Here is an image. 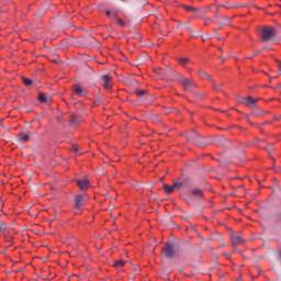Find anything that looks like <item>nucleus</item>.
<instances>
[{"instance_id": "obj_1", "label": "nucleus", "mask_w": 281, "mask_h": 281, "mask_svg": "<svg viewBox=\"0 0 281 281\" xmlns=\"http://www.w3.org/2000/svg\"><path fill=\"white\" fill-rule=\"evenodd\" d=\"M259 36L260 38H262V41L269 43V41H273V38L278 36V33L276 32V27L273 26H262L260 29Z\"/></svg>"}, {"instance_id": "obj_2", "label": "nucleus", "mask_w": 281, "mask_h": 281, "mask_svg": "<svg viewBox=\"0 0 281 281\" xmlns=\"http://www.w3.org/2000/svg\"><path fill=\"white\" fill-rule=\"evenodd\" d=\"M188 142H192L195 144V146H199L200 148H205L207 146V143L201 134H199L196 131H192L188 136Z\"/></svg>"}, {"instance_id": "obj_3", "label": "nucleus", "mask_w": 281, "mask_h": 281, "mask_svg": "<svg viewBox=\"0 0 281 281\" xmlns=\"http://www.w3.org/2000/svg\"><path fill=\"white\" fill-rule=\"evenodd\" d=\"M176 79L180 82V85H182L184 91H192V89H194V87H196V82H194V80L188 79V78L183 77V75H181V74L177 72Z\"/></svg>"}, {"instance_id": "obj_4", "label": "nucleus", "mask_w": 281, "mask_h": 281, "mask_svg": "<svg viewBox=\"0 0 281 281\" xmlns=\"http://www.w3.org/2000/svg\"><path fill=\"white\" fill-rule=\"evenodd\" d=\"M155 75L160 78V80H168V78H172V75L177 76V72L172 70V68L167 67L166 69L164 68H155L154 69Z\"/></svg>"}, {"instance_id": "obj_5", "label": "nucleus", "mask_w": 281, "mask_h": 281, "mask_svg": "<svg viewBox=\"0 0 281 281\" xmlns=\"http://www.w3.org/2000/svg\"><path fill=\"white\" fill-rule=\"evenodd\" d=\"M215 146H222L223 148H232V139L225 136H215L213 139Z\"/></svg>"}, {"instance_id": "obj_6", "label": "nucleus", "mask_w": 281, "mask_h": 281, "mask_svg": "<svg viewBox=\"0 0 281 281\" xmlns=\"http://www.w3.org/2000/svg\"><path fill=\"white\" fill-rule=\"evenodd\" d=\"M162 254L166 258H175V246L172 244H168L164 249Z\"/></svg>"}, {"instance_id": "obj_7", "label": "nucleus", "mask_w": 281, "mask_h": 281, "mask_svg": "<svg viewBox=\"0 0 281 281\" xmlns=\"http://www.w3.org/2000/svg\"><path fill=\"white\" fill-rule=\"evenodd\" d=\"M74 93L75 95H79L80 98H87V94L89 93V91H87V89L77 85V86H74Z\"/></svg>"}, {"instance_id": "obj_8", "label": "nucleus", "mask_w": 281, "mask_h": 281, "mask_svg": "<svg viewBox=\"0 0 281 281\" xmlns=\"http://www.w3.org/2000/svg\"><path fill=\"white\" fill-rule=\"evenodd\" d=\"M258 100L259 99H254V97H247L245 99H243V104H245V106H248L249 109L256 106V104H258Z\"/></svg>"}, {"instance_id": "obj_9", "label": "nucleus", "mask_w": 281, "mask_h": 281, "mask_svg": "<svg viewBox=\"0 0 281 281\" xmlns=\"http://www.w3.org/2000/svg\"><path fill=\"white\" fill-rule=\"evenodd\" d=\"M101 80L103 81V87H104V89H111V87H113V81H112L111 76H109V75H103V76L101 77Z\"/></svg>"}, {"instance_id": "obj_10", "label": "nucleus", "mask_w": 281, "mask_h": 281, "mask_svg": "<svg viewBox=\"0 0 281 281\" xmlns=\"http://www.w3.org/2000/svg\"><path fill=\"white\" fill-rule=\"evenodd\" d=\"M38 101L42 104H52V97H48L47 93H45V92H40L38 93Z\"/></svg>"}, {"instance_id": "obj_11", "label": "nucleus", "mask_w": 281, "mask_h": 281, "mask_svg": "<svg viewBox=\"0 0 281 281\" xmlns=\"http://www.w3.org/2000/svg\"><path fill=\"white\" fill-rule=\"evenodd\" d=\"M198 74L201 80H209V82H214V77H212V75L207 74L205 70L200 69Z\"/></svg>"}, {"instance_id": "obj_12", "label": "nucleus", "mask_w": 281, "mask_h": 281, "mask_svg": "<svg viewBox=\"0 0 281 281\" xmlns=\"http://www.w3.org/2000/svg\"><path fill=\"white\" fill-rule=\"evenodd\" d=\"M85 205V196L82 194H78L75 196V207L76 210H80Z\"/></svg>"}, {"instance_id": "obj_13", "label": "nucleus", "mask_w": 281, "mask_h": 281, "mask_svg": "<svg viewBox=\"0 0 281 281\" xmlns=\"http://www.w3.org/2000/svg\"><path fill=\"white\" fill-rule=\"evenodd\" d=\"M77 186L80 190H88L89 189V179L83 178V179L77 180Z\"/></svg>"}, {"instance_id": "obj_14", "label": "nucleus", "mask_w": 281, "mask_h": 281, "mask_svg": "<svg viewBox=\"0 0 281 281\" xmlns=\"http://www.w3.org/2000/svg\"><path fill=\"white\" fill-rule=\"evenodd\" d=\"M232 243H233V245L238 247V245H243V243H245V239H243L240 235H233Z\"/></svg>"}, {"instance_id": "obj_15", "label": "nucleus", "mask_w": 281, "mask_h": 281, "mask_svg": "<svg viewBox=\"0 0 281 281\" xmlns=\"http://www.w3.org/2000/svg\"><path fill=\"white\" fill-rule=\"evenodd\" d=\"M162 189H164L165 194H172V192H175V190H177V184H172V186L164 184Z\"/></svg>"}, {"instance_id": "obj_16", "label": "nucleus", "mask_w": 281, "mask_h": 281, "mask_svg": "<svg viewBox=\"0 0 281 281\" xmlns=\"http://www.w3.org/2000/svg\"><path fill=\"white\" fill-rule=\"evenodd\" d=\"M269 111H265L262 109H256L252 112V115H255V117H265V115H268Z\"/></svg>"}, {"instance_id": "obj_17", "label": "nucleus", "mask_w": 281, "mask_h": 281, "mask_svg": "<svg viewBox=\"0 0 281 281\" xmlns=\"http://www.w3.org/2000/svg\"><path fill=\"white\" fill-rule=\"evenodd\" d=\"M80 122H82V116L78 115V114H72L70 117V124L76 125V124H80Z\"/></svg>"}, {"instance_id": "obj_18", "label": "nucleus", "mask_w": 281, "mask_h": 281, "mask_svg": "<svg viewBox=\"0 0 281 281\" xmlns=\"http://www.w3.org/2000/svg\"><path fill=\"white\" fill-rule=\"evenodd\" d=\"M18 139H19V142H22V144H25V143L30 142V134L20 133V134H18Z\"/></svg>"}, {"instance_id": "obj_19", "label": "nucleus", "mask_w": 281, "mask_h": 281, "mask_svg": "<svg viewBox=\"0 0 281 281\" xmlns=\"http://www.w3.org/2000/svg\"><path fill=\"white\" fill-rule=\"evenodd\" d=\"M184 27L186 30H189V34L192 36V38H199V33L194 32L190 24H184Z\"/></svg>"}, {"instance_id": "obj_20", "label": "nucleus", "mask_w": 281, "mask_h": 281, "mask_svg": "<svg viewBox=\"0 0 281 281\" xmlns=\"http://www.w3.org/2000/svg\"><path fill=\"white\" fill-rule=\"evenodd\" d=\"M191 194L193 196H196L198 199H203V190L195 188L191 191Z\"/></svg>"}, {"instance_id": "obj_21", "label": "nucleus", "mask_w": 281, "mask_h": 281, "mask_svg": "<svg viewBox=\"0 0 281 281\" xmlns=\"http://www.w3.org/2000/svg\"><path fill=\"white\" fill-rule=\"evenodd\" d=\"M150 121L154 123V124H161V116L158 115V114H153L150 116Z\"/></svg>"}, {"instance_id": "obj_22", "label": "nucleus", "mask_w": 281, "mask_h": 281, "mask_svg": "<svg viewBox=\"0 0 281 281\" xmlns=\"http://www.w3.org/2000/svg\"><path fill=\"white\" fill-rule=\"evenodd\" d=\"M211 240H216L217 243H223V235H221V233H215L211 236Z\"/></svg>"}, {"instance_id": "obj_23", "label": "nucleus", "mask_w": 281, "mask_h": 281, "mask_svg": "<svg viewBox=\"0 0 281 281\" xmlns=\"http://www.w3.org/2000/svg\"><path fill=\"white\" fill-rule=\"evenodd\" d=\"M105 14L111 21H115L117 19V14L111 12L110 10L105 11Z\"/></svg>"}, {"instance_id": "obj_24", "label": "nucleus", "mask_w": 281, "mask_h": 281, "mask_svg": "<svg viewBox=\"0 0 281 281\" xmlns=\"http://www.w3.org/2000/svg\"><path fill=\"white\" fill-rule=\"evenodd\" d=\"M113 267H115L116 269H121V267H124V260L114 261Z\"/></svg>"}, {"instance_id": "obj_25", "label": "nucleus", "mask_w": 281, "mask_h": 281, "mask_svg": "<svg viewBox=\"0 0 281 281\" xmlns=\"http://www.w3.org/2000/svg\"><path fill=\"white\" fill-rule=\"evenodd\" d=\"M116 25H119V27H124V25H126V23L124 22V20L116 18L115 20Z\"/></svg>"}, {"instance_id": "obj_26", "label": "nucleus", "mask_w": 281, "mask_h": 281, "mask_svg": "<svg viewBox=\"0 0 281 281\" xmlns=\"http://www.w3.org/2000/svg\"><path fill=\"white\" fill-rule=\"evenodd\" d=\"M222 19L224 20V25H231L232 18H229L227 15H222Z\"/></svg>"}, {"instance_id": "obj_27", "label": "nucleus", "mask_w": 281, "mask_h": 281, "mask_svg": "<svg viewBox=\"0 0 281 281\" xmlns=\"http://www.w3.org/2000/svg\"><path fill=\"white\" fill-rule=\"evenodd\" d=\"M22 82H23L26 87H32V79L22 77Z\"/></svg>"}, {"instance_id": "obj_28", "label": "nucleus", "mask_w": 281, "mask_h": 281, "mask_svg": "<svg viewBox=\"0 0 281 281\" xmlns=\"http://www.w3.org/2000/svg\"><path fill=\"white\" fill-rule=\"evenodd\" d=\"M5 229H7L5 223H3V222L0 220V234H3V232H5Z\"/></svg>"}, {"instance_id": "obj_29", "label": "nucleus", "mask_w": 281, "mask_h": 281, "mask_svg": "<svg viewBox=\"0 0 281 281\" xmlns=\"http://www.w3.org/2000/svg\"><path fill=\"white\" fill-rule=\"evenodd\" d=\"M187 12H199V9L194 8V7H184Z\"/></svg>"}, {"instance_id": "obj_30", "label": "nucleus", "mask_w": 281, "mask_h": 281, "mask_svg": "<svg viewBox=\"0 0 281 281\" xmlns=\"http://www.w3.org/2000/svg\"><path fill=\"white\" fill-rule=\"evenodd\" d=\"M179 63H180L181 65L186 66V65H188V63H190V59H188V58H180V59H179Z\"/></svg>"}, {"instance_id": "obj_31", "label": "nucleus", "mask_w": 281, "mask_h": 281, "mask_svg": "<svg viewBox=\"0 0 281 281\" xmlns=\"http://www.w3.org/2000/svg\"><path fill=\"white\" fill-rule=\"evenodd\" d=\"M222 87H223V85H221V86L216 85L213 79V89H215V91H222V89H221Z\"/></svg>"}, {"instance_id": "obj_32", "label": "nucleus", "mask_w": 281, "mask_h": 281, "mask_svg": "<svg viewBox=\"0 0 281 281\" xmlns=\"http://www.w3.org/2000/svg\"><path fill=\"white\" fill-rule=\"evenodd\" d=\"M137 98H142V95H146V90H138L136 91Z\"/></svg>"}, {"instance_id": "obj_33", "label": "nucleus", "mask_w": 281, "mask_h": 281, "mask_svg": "<svg viewBox=\"0 0 281 281\" xmlns=\"http://www.w3.org/2000/svg\"><path fill=\"white\" fill-rule=\"evenodd\" d=\"M165 115H170L172 113V108H164Z\"/></svg>"}, {"instance_id": "obj_34", "label": "nucleus", "mask_w": 281, "mask_h": 281, "mask_svg": "<svg viewBox=\"0 0 281 281\" xmlns=\"http://www.w3.org/2000/svg\"><path fill=\"white\" fill-rule=\"evenodd\" d=\"M173 186H176V190H180V188H183V183L181 182H173Z\"/></svg>"}, {"instance_id": "obj_35", "label": "nucleus", "mask_w": 281, "mask_h": 281, "mask_svg": "<svg viewBox=\"0 0 281 281\" xmlns=\"http://www.w3.org/2000/svg\"><path fill=\"white\" fill-rule=\"evenodd\" d=\"M260 54V50L255 52L251 56H248V58L251 60V58H256Z\"/></svg>"}, {"instance_id": "obj_36", "label": "nucleus", "mask_w": 281, "mask_h": 281, "mask_svg": "<svg viewBox=\"0 0 281 281\" xmlns=\"http://www.w3.org/2000/svg\"><path fill=\"white\" fill-rule=\"evenodd\" d=\"M94 106H100V104H102V101L100 99L95 100L93 102Z\"/></svg>"}, {"instance_id": "obj_37", "label": "nucleus", "mask_w": 281, "mask_h": 281, "mask_svg": "<svg viewBox=\"0 0 281 281\" xmlns=\"http://www.w3.org/2000/svg\"><path fill=\"white\" fill-rule=\"evenodd\" d=\"M74 153H78V145H72Z\"/></svg>"}, {"instance_id": "obj_38", "label": "nucleus", "mask_w": 281, "mask_h": 281, "mask_svg": "<svg viewBox=\"0 0 281 281\" xmlns=\"http://www.w3.org/2000/svg\"><path fill=\"white\" fill-rule=\"evenodd\" d=\"M172 113H176L177 115H179V110L171 108Z\"/></svg>"}, {"instance_id": "obj_39", "label": "nucleus", "mask_w": 281, "mask_h": 281, "mask_svg": "<svg viewBox=\"0 0 281 281\" xmlns=\"http://www.w3.org/2000/svg\"><path fill=\"white\" fill-rule=\"evenodd\" d=\"M213 32H214L215 36H218V29H214Z\"/></svg>"}, {"instance_id": "obj_40", "label": "nucleus", "mask_w": 281, "mask_h": 281, "mask_svg": "<svg viewBox=\"0 0 281 281\" xmlns=\"http://www.w3.org/2000/svg\"><path fill=\"white\" fill-rule=\"evenodd\" d=\"M224 25H225V23L220 24V26L217 27V30H223Z\"/></svg>"}, {"instance_id": "obj_41", "label": "nucleus", "mask_w": 281, "mask_h": 281, "mask_svg": "<svg viewBox=\"0 0 281 281\" xmlns=\"http://www.w3.org/2000/svg\"><path fill=\"white\" fill-rule=\"evenodd\" d=\"M216 36V38L218 40V41H222L223 40V37H221L220 35H215Z\"/></svg>"}, {"instance_id": "obj_42", "label": "nucleus", "mask_w": 281, "mask_h": 281, "mask_svg": "<svg viewBox=\"0 0 281 281\" xmlns=\"http://www.w3.org/2000/svg\"><path fill=\"white\" fill-rule=\"evenodd\" d=\"M200 98H205V93H200Z\"/></svg>"}, {"instance_id": "obj_43", "label": "nucleus", "mask_w": 281, "mask_h": 281, "mask_svg": "<svg viewBox=\"0 0 281 281\" xmlns=\"http://www.w3.org/2000/svg\"><path fill=\"white\" fill-rule=\"evenodd\" d=\"M265 124H271V122L267 121V122L262 123V126H265Z\"/></svg>"}, {"instance_id": "obj_44", "label": "nucleus", "mask_w": 281, "mask_h": 281, "mask_svg": "<svg viewBox=\"0 0 281 281\" xmlns=\"http://www.w3.org/2000/svg\"><path fill=\"white\" fill-rule=\"evenodd\" d=\"M266 150H268V153H271V146L266 148Z\"/></svg>"}, {"instance_id": "obj_45", "label": "nucleus", "mask_w": 281, "mask_h": 281, "mask_svg": "<svg viewBox=\"0 0 281 281\" xmlns=\"http://www.w3.org/2000/svg\"><path fill=\"white\" fill-rule=\"evenodd\" d=\"M279 260L281 261V249L279 250Z\"/></svg>"}, {"instance_id": "obj_46", "label": "nucleus", "mask_w": 281, "mask_h": 281, "mask_svg": "<svg viewBox=\"0 0 281 281\" xmlns=\"http://www.w3.org/2000/svg\"><path fill=\"white\" fill-rule=\"evenodd\" d=\"M274 120H281V115L280 116H274Z\"/></svg>"}, {"instance_id": "obj_47", "label": "nucleus", "mask_w": 281, "mask_h": 281, "mask_svg": "<svg viewBox=\"0 0 281 281\" xmlns=\"http://www.w3.org/2000/svg\"><path fill=\"white\" fill-rule=\"evenodd\" d=\"M52 63H58V59H53Z\"/></svg>"}, {"instance_id": "obj_48", "label": "nucleus", "mask_w": 281, "mask_h": 281, "mask_svg": "<svg viewBox=\"0 0 281 281\" xmlns=\"http://www.w3.org/2000/svg\"><path fill=\"white\" fill-rule=\"evenodd\" d=\"M280 87H281V83H278L277 89H280Z\"/></svg>"}, {"instance_id": "obj_49", "label": "nucleus", "mask_w": 281, "mask_h": 281, "mask_svg": "<svg viewBox=\"0 0 281 281\" xmlns=\"http://www.w3.org/2000/svg\"><path fill=\"white\" fill-rule=\"evenodd\" d=\"M57 122H59V123H60V122H63V120H61V119H57Z\"/></svg>"}, {"instance_id": "obj_50", "label": "nucleus", "mask_w": 281, "mask_h": 281, "mask_svg": "<svg viewBox=\"0 0 281 281\" xmlns=\"http://www.w3.org/2000/svg\"><path fill=\"white\" fill-rule=\"evenodd\" d=\"M200 238H201V240H205V238H203V236H201V235H200Z\"/></svg>"}, {"instance_id": "obj_51", "label": "nucleus", "mask_w": 281, "mask_h": 281, "mask_svg": "<svg viewBox=\"0 0 281 281\" xmlns=\"http://www.w3.org/2000/svg\"><path fill=\"white\" fill-rule=\"evenodd\" d=\"M222 58V63H225V58L221 57Z\"/></svg>"}, {"instance_id": "obj_52", "label": "nucleus", "mask_w": 281, "mask_h": 281, "mask_svg": "<svg viewBox=\"0 0 281 281\" xmlns=\"http://www.w3.org/2000/svg\"><path fill=\"white\" fill-rule=\"evenodd\" d=\"M267 49H269V47H265V48H263V50H267Z\"/></svg>"}, {"instance_id": "obj_53", "label": "nucleus", "mask_w": 281, "mask_h": 281, "mask_svg": "<svg viewBox=\"0 0 281 281\" xmlns=\"http://www.w3.org/2000/svg\"><path fill=\"white\" fill-rule=\"evenodd\" d=\"M211 238H212V237L207 238L206 240H212Z\"/></svg>"}, {"instance_id": "obj_54", "label": "nucleus", "mask_w": 281, "mask_h": 281, "mask_svg": "<svg viewBox=\"0 0 281 281\" xmlns=\"http://www.w3.org/2000/svg\"><path fill=\"white\" fill-rule=\"evenodd\" d=\"M220 52H223V48H220Z\"/></svg>"}, {"instance_id": "obj_55", "label": "nucleus", "mask_w": 281, "mask_h": 281, "mask_svg": "<svg viewBox=\"0 0 281 281\" xmlns=\"http://www.w3.org/2000/svg\"><path fill=\"white\" fill-rule=\"evenodd\" d=\"M216 12H218V8H217Z\"/></svg>"}]
</instances>
